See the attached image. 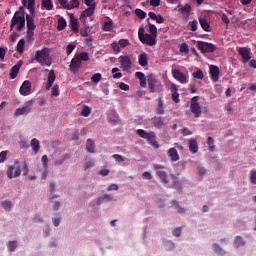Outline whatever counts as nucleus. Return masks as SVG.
Segmentation results:
<instances>
[{
	"instance_id": "1",
	"label": "nucleus",
	"mask_w": 256,
	"mask_h": 256,
	"mask_svg": "<svg viewBox=\"0 0 256 256\" xmlns=\"http://www.w3.org/2000/svg\"><path fill=\"white\" fill-rule=\"evenodd\" d=\"M15 25H17L16 31H23L25 28V8L23 6H20L14 13L10 24V31L15 29Z\"/></svg>"
},
{
	"instance_id": "2",
	"label": "nucleus",
	"mask_w": 256,
	"mask_h": 256,
	"mask_svg": "<svg viewBox=\"0 0 256 256\" xmlns=\"http://www.w3.org/2000/svg\"><path fill=\"white\" fill-rule=\"evenodd\" d=\"M34 59L42 67H51V65H53V58H51V51L49 48H43L42 50L36 51Z\"/></svg>"
},
{
	"instance_id": "3",
	"label": "nucleus",
	"mask_w": 256,
	"mask_h": 256,
	"mask_svg": "<svg viewBox=\"0 0 256 256\" xmlns=\"http://www.w3.org/2000/svg\"><path fill=\"white\" fill-rule=\"evenodd\" d=\"M89 53L81 52L74 55L70 62V72L75 75L81 69V61H89Z\"/></svg>"
},
{
	"instance_id": "4",
	"label": "nucleus",
	"mask_w": 256,
	"mask_h": 256,
	"mask_svg": "<svg viewBox=\"0 0 256 256\" xmlns=\"http://www.w3.org/2000/svg\"><path fill=\"white\" fill-rule=\"evenodd\" d=\"M136 133L142 139H146L149 145L154 147V149H159V143H157V137L155 136V132H147L143 129H138Z\"/></svg>"
},
{
	"instance_id": "5",
	"label": "nucleus",
	"mask_w": 256,
	"mask_h": 256,
	"mask_svg": "<svg viewBox=\"0 0 256 256\" xmlns=\"http://www.w3.org/2000/svg\"><path fill=\"white\" fill-rule=\"evenodd\" d=\"M190 111L193 113L194 117L198 119L201 117V104L199 103V96H194L190 100Z\"/></svg>"
},
{
	"instance_id": "6",
	"label": "nucleus",
	"mask_w": 256,
	"mask_h": 256,
	"mask_svg": "<svg viewBox=\"0 0 256 256\" xmlns=\"http://www.w3.org/2000/svg\"><path fill=\"white\" fill-rule=\"evenodd\" d=\"M6 175L8 179L17 178L21 175V164L19 163V161H15L14 166L8 167Z\"/></svg>"
},
{
	"instance_id": "7",
	"label": "nucleus",
	"mask_w": 256,
	"mask_h": 256,
	"mask_svg": "<svg viewBox=\"0 0 256 256\" xmlns=\"http://www.w3.org/2000/svg\"><path fill=\"white\" fill-rule=\"evenodd\" d=\"M196 47L201 53H215L217 51V46L209 42L198 41Z\"/></svg>"
},
{
	"instance_id": "8",
	"label": "nucleus",
	"mask_w": 256,
	"mask_h": 256,
	"mask_svg": "<svg viewBox=\"0 0 256 256\" xmlns=\"http://www.w3.org/2000/svg\"><path fill=\"white\" fill-rule=\"evenodd\" d=\"M147 81L150 93H157L158 91H161V83H158L157 79H155L153 75H149Z\"/></svg>"
},
{
	"instance_id": "9",
	"label": "nucleus",
	"mask_w": 256,
	"mask_h": 256,
	"mask_svg": "<svg viewBox=\"0 0 256 256\" xmlns=\"http://www.w3.org/2000/svg\"><path fill=\"white\" fill-rule=\"evenodd\" d=\"M119 63L122 71H131V67L133 62H131V58L127 55L119 57Z\"/></svg>"
},
{
	"instance_id": "10",
	"label": "nucleus",
	"mask_w": 256,
	"mask_h": 256,
	"mask_svg": "<svg viewBox=\"0 0 256 256\" xmlns=\"http://www.w3.org/2000/svg\"><path fill=\"white\" fill-rule=\"evenodd\" d=\"M154 169L156 171V175L161 179L164 183H169V176L167 175V172L165 170V166L156 164L154 165Z\"/></svg>"
},
{
	"instance_id": "11",
	"label": "nucleus",
	"mask_w": 256,
	"mask_h": 256,
	"mask_svg": "<svg viewBox=\"0 0 256 256\" xmlns=\"http://www.w3.org/2000/svg\"><path fill=\"white\" fill-rule=\"evenodd\" d=\"M238 54L242 57V63H249L251 61V48L239 47Z\"/></svg>"
},
{
	"instance_id": "12",
	"label": "nucleus",
	"mask_w": 256,
	"mask_h": 256,
	"mask_svg": "<svg viewBox=\"0 0 256 256\" xmlns=\"http://www.w3.org/2000/svg\"><path fill=\"white\" fill-rule=\"evenodd\" d=\"M209 75H210L211 81L213 83H217V81H219V75H221V71L219 70V66L210 65Z\"/></svg>"
},
{
	"instance_id": "13",
	"label": "nucleus",
	"mask_w": 256,
	"mask_h": 256,
	"mask_svg": "<svg viewBox=\"0 0 256 256\" xmlns=\"http://www.w3.org/2000/svg\"><path fill=\"white\" fill-rule=\"evenodd\" d=\"M172 77L178 81V83H181L182 85H185L187 83V76L181 72L179 69H173L172 70Z\"/></svg>"
},
{
	"instance_id": "14",
	"label": "nucleus",
	"mask_w": 256,
	"mask_h": 256,
	"mask_svg": "<svg viewBox=\"0 0 256 256\" xmlns=\"http://www.w3.org/2000/svg\"><path fill=\"white\" fill-rule=\"evenodd\" d=\"M140 41L144 45L153 47V45H157V36H153V34H146L143 38H140Z\"/></svg>"
},
{
	"instance_id": "15",
	"label": "nucleus",
	"mask_w": 256,
	"mask_h": 256,
	"mask_svg": "<svg viewBox=\"0 0 256 256\" xmlns=\"http://www.w3.org/2000/svg\"><path fill=\"white\" fill-rule=\"evenodd\" d=\"M93 13H95V4H92L90 7H88L81 13L80 21L82 23H86L87 17H91V15H93Z\"/></svg>"
},
{
	"instance_id": "16",
	"label": "nucleus",
	"mask_w": 256,
	"mask_h": 256,
	"mask_svg": "<svg viewBox=\"0 0 256 256\" xmlns=\"http://www.w3.org/2000/svg\"><path fill=\"white\" fill-rule=\"evenodd\" d=\"M19 93L23 97H27L31 93V81L25 80L19 89Z\"/></svg>"
},
{
	"instance_id": "17",
	"label": "nucleus",
	"mask_w": 256,
	"mask_h": 256,
	"mask_svg": "<svg viewBox=\"0 0 256 256\" xmlns=\"http://www.w3.org/2000/svg\"><path fill=\"white\" fill-rule=\"evenodd\" d=\"M22 66H23V60H20L17 62L16 65H14L10 69V79H17V75H19V71L21 70Z\"/></svg>"
},
{
	"instance_id": "18",
	"label": "nucleus",
	"mask_w": 256,
	"mask_h": 256,
	"mask_svg": "<svg viewBox=\"0 0 256 256\" xmlns=\"http://www.w3.org/2000/svg\"><path fill=\"white\" fill-rule=\"evenodd\" d=\"M26 27L27 31H35L37 26L35 25V19L33 18V14L26 15Z\"/></svg>"
},
{
	"instance_id": "19",
	"label": "nucleus",
	"mask_w": 256,
	"mask_h": 256,
	"mask_svg": "<svg viewBox=\"0 0 256 256\" xmlns=\"http://www.w3.org/2000/svg\"><path fill=\"white\" fill-rule=\"evenodd\" d=\"M188 147L189 151L192 155H195L199 151V144L197 143L196 139H190L188 140Z\"/></svg>"
},
{
	"instance_id": "20",
	"label": "nucleus",
	"mask_w": 256,
	"mask_h": 256,
	"mask_svg": "<svg viewBox=\"0 0 256 256\" xmlns=\"http://www.w3.org/2000/svg\"><path fill=\"white\" fill-rule=\"evenodd\" d=\"M69 27L73 33H79V20H77L73 14L70 16Z\"/></svg>"
},
{
	"instance_id": "21",
	"label": "nucleus",
	"mask_w": 256,
	"mask_h": 256,
	"mask_svg": "<svg viewBox=\"0 0 256 256\" xmlns=\"http://www.w3.org/2000/svg\"><path fill=\"white\" fill-rule=\"evenodd\" d=\"M55 70H50L49 74H48V82L46 84V91H49L51 89V87H53V84L55 83Z\"/></svg>"
},
{
	"instance_id": "22",
	"label": "nucleus",
	"mask_w": 256,
	"mask_h": 256,
	"mask_svg": "<svg viewBox=\"0 0 256 256\" xmlns=\"http://www.w3.org/2000/svg\"><path fill=\"white\" fill-rule=\"evenodd\" d=\"M170 91L172 93V101H174V103H179V88H177L175 84H171Z\"/></svg>"
},
{
	"instance_id": "23",
	"label": "nucleus",
	"mask_w": 256,
	"mask_h": 256,
	"mask_svg": "<svg viewBox=\"0 0 256 256\" xmlns=\"http://www.w3.org/2000/svg\"><path fill=\"white\" fill-rule=\"evenodd\" d=\"M167 156L173 162L179 161V152H177L176 148H170L167 152Z\"/></svg>"
},
{
	"instance_id": "24",
	"label": "nucleus",
	"mask_w": 256,
	"mask_h": 256,
	"mask_svg": "<svg viewBox=\"0 0 256 256\" xmlns=\"http://www.w3.org/2000/svg\"><path fill=\"white\" fill-rule=\"evenodd\" d=\"M32 151L37 154L41 149V142L37 138H33L30 142Z\"/></svg>"
},
{
	"instance_id": "25",
	"label": "nucleus",
	"mask_w": 256,
	"mask_h": 256,
	"mask_svg": "<svg viewBox=\"0 0 256 256\" xmlns=\"http://www.w3.org/2000/svg\"><path fill=\"white\" fill-rule=\"evenodd\" d=\"M28 113H31V104L18 108L15 111V115H28Z\"/></svg>"
},
{
	"instance_id": "26",
	"label": "nucleus",
	"mask_w": 256,
	"mask_h": 256,
	"mask_svg": "<svg viewBox=\"0 0 256 256\" xmlns=\"http://www.w3.org/2000/svg\"><path fill=\"white\" fill-rule=\"evenodd\" d=\"M138 63L141 67H147L149 60H147V53H142L138 56Z\"/></svg>"
},
{
	"instance_id": "27",
	"label": "nucleus",
	"mask_w": 256,
	"mask_h": 256,
	"mask_svg": "<svg viewBox=\"0 0 256 256\" xmlns=\"http://www.w3.org/2000/svg\"><path fill=\"white\" fill-rule=\"evenodd\" d=\"M199 23L203 31H206L209 33L211 31V25H209V22L205 18H199Z\"/></svg>"
},
{
	"instance_id": "28",
	"label": "nucleus",
	"mask_w": 256,
	"mask_h": 256,
	"mask_svg": "<svg viewBox=\"0 0 256 256\" xmlns=\"http://www.w3.org/2000/svg\"><path fill=\"white\" fill-rule=\"evenodd\" d=\"M42 9L46 11H53V1L51 0H41Z\"/></svg>"
},
{
	"instance_id": "29",
	"label": "nucleus",
	"mask_w": 256,
	"mask_h": 256,
	"mask_svg": "<svg viewBox=\"0 0 256 256\" xmlns=\"http://www.w3.org/2000/svg\"><path fill=\"white\" fill-rule=\"evenodd\" d=\"M177 9H178V11H179V13H191V5H189V4H185L184 6H183V4H178V6H177Z\"/></svg>"
},
{
	"instance_id": "30",
	"label": "nucleus",
	"mask_w": 256,
	"mask_h": 256,
	"mask_svg": "<svg viewBox=\"0 0 256 256\" xmlns=\"http://www.w3.org/2000/svg\"><path fill=\"white\" fill-rule=\"evenodd\" d=\"M152 124L154 127H156V129H161V127H163V118L155 116L152 118Z\"/></svg>"
},
{
	"instance_id": "31",
	"label": "nucleus",
	"mask_w": 256,
	"mask_h": 256,
	"mask_svg": "<svg viewBox=\"0 0 256 256\" xmlns=\"http://www.w3.org/2000/svg\"><path fill=\"white\" fill-rule=\"evenodd\" d=\"M86 151L88 153H95V142L89 138L86 142Z\"/></svg>"
},
{
	"instance_id": "32",
	"label": "nucleus",
	"mask_w": 256,
	"mask_h": 256,
	"mask_svg": "<svg viewBox=\"0 0 256 256\" xmlns=\"http://www.w3.org/2000/svg\"><path fill=\"white\" fill-rule=\"evenodd\" d=\"M17 51L19 55H23L25 51V39H20L18 44H17Z\"/></svg>"
},
{
	"instance_id": "33",
	"label": "nucleus",
	"mask_w": 256,
	"mask_h": 256,
	"mask_svg": "<svg viewBox=\"0 0 256 256\" xmlns=\"http://www.w3.org/2000/svg\"><path fill=\"white\" fill-rule=\"evenodd\" d=\"M233 245H234V247H236V249H239V247H243V245H245V242L243 241V237L237 236L234 239Z\"/></svg>"
},
{
	"instance_id": "34",
	"label": "nucleus",
	"mask_w": 256,
	"mask_h": 256,
	"mask_svg": "<svg viewBox=\"0 0 256 256\" xmlns=\"http://www.w3.org/2000/svg\"><path fill=\"white\" fill-rule=\"evenodd\" d=\"M26 7L31 15H35V0H28Z\"/></svg>"
},
{
	"instance_id": "35",
	"label": "nucleus",
	"mask_w": 256,
	"mask_h": 256,
	"mask_svg": "<svg viewBox=\"0 0 256 256\" xmlns=\"http://www.w3.org/2000/svg\"><path fill=\"white\" fill-rule=\"evenodd\" d=\"M67 27V20L65 18L58 19L57 29L58 31H63Z\"/></svg>"
},
{
	"instance_id": "36",
	"label": "nucleus",
	"mask_w": 256,
	"mask_h": 256,
	"mask_svg": "<svg viewBox=\"0 0 256 256\" xmlns=\"http://www.w3.org/2000/svg\"><path fill=\"white\" fill-rule=\"evenodd\" d=\"M1 206L4 210L11 211V208L13 207V202H11V200H4L2 201Z\"/></svg>"
},
{
	"instance_id": "37",
	"label": "nucleus",
	"mask_w": 256,
	"mask_h": 256,
	"mask_svg": "<svg viewBox=\"0 0 256 256\" xmlns=\"http://www.w3.org/2000/svg\"><path fill=\"white\" fill-rule=\"evenodd\" d=\"M163 113H165V110L163 108V100H161V98H158V107L156 108V114L163 115Z\"/></svg>"
},
{
	"instance_id": "38",
	"label": "nucleus",
	"mask_w": 256,
	"mask_h": 256,
	"mask_svg": "<svg viewBox=\"0 0 256 256\" xmlns=\"http://www.w3.org/2000/svg\"><path fill=\"white\" fill-rule=\"evenodd\" d=\"M213 249L216 255H220V256L225 255V250H223V248H221L219 244H213Z\"/></svg>"
},
{
	"instance_id": "39",
	"label": "nucleus",
	"mask_w": 256,
	"mask_h": 256,
	"mask_svg": "<svg viewBox=\"0 0 256 256\" xmlns=\"http://www.w3.org/2000/svg\"><path fill=\"white\" fill-rule=\"evenodd\" d=\"M207 145H208L209 151H211V152L215 151V140H213V137H211V136L208 137Z\"/></svg>"
},
{
	"instance_id": "40",
	"label": "nucleus",
	"mask_w": 256,
	"mask_h": 256,
	"mask_svg": "<svg viewBox=\"0 0 256 256\" xmlns=\"http://www.w3.org/2000/svg\"><path fill=\"white\" fill-rule=\"evenodd\" d=\"M79 4V0H71L67 5V10L71 11V9H76V7H79Z\"/></svg>"
},
{
	"instance_id": "41",
	"label": "nucleus",
	"mask_w": 256,
	"mask_h": 256,
	"mask_svg": "<svg viewBox=\"0 0 256 256\" xmlns=\"http://www.w3.org/2000/svg\"><path fill=\"white\" fill-rule=\"evenodd\" d=\"M149 32L150 35H153L154 37H157V26L154 24H151V22H148Z\"/></svg>"
},
{
	"instance_id": "42",
	"label": "nucleus",
	"mask_w": 256,
	"mask_h": 256,
	"mask_svg": "<svg viewBox=\"0 0 256 256\" xmlns=\"http://www.w3.org/2000/svg\"><path fill=\"white\" fill-rule=\"evenodd\" d=\"M135 15H137L139 19H145L147 17V13L139 8L135 10Z\"/></svg>"
},
{
	"instance_id": "43",
	"label": "nucleus",
	"mask_w": 256,
	"mask_h": 256,
	"mask_svg": "<svg viewBox=\"0 0 256 256\" xmlns=\"http://www.w3.org/2000/svg\"><path fill=\"white\" fill-rule=\"evenodd\" d=\"M104 31H113V21H106L104 22V26H103Z\"/></svg>"
},
{
	"instance_id": "44",
	"label": "nucleus",
	"mask_w": 256,
	"mask_h": 256,
	"mask_svg": "<svg viewBox=\"0 0 256 256\" xmlns=\"http://www.w3.org/2000/svg\"><path fill=\"white\" fill-rule=\"evenodd\" d=\"M172 178L174 179V187L177 191H181V189H183V187L181 186V181L177 180V178L175 177V175H172Z\"/></svg>"
},
{
	"instance_id": "45",
	"label": "nucleus",
	"mask_w": 256,
	"mask_h": 256,
	"mask_svg": "<svg viewBox=\"0 0 256 256\" xmlns=\"http://www.w3.org/2000/svg\"><path fill=\"white\" fill-rule=\"evenodd\" d=\"M174 207L177 209V212L180 214L185 213V208L179 206V202H177V200H174L173 202Z\"/></svg>"
},
{
	"instance_id": "46",
	"label": "nucleus",
	"mask_w": 256,
	"mask_h": 256,
	"mask_svg": "<svg viewBox=\"0 0 256 256\" xmlns=\"http://www.w3.org/2000/svg\"><path fill=\"white\" fill-rule=\"evenodd\" d=\"M82 117H89L91 115V108L89 106H85L81 111Z\"/></svg>"
},
{
	"instance_id": "47",
	"label": "nucleus",
	"mask_w": 256,
	"mask_h": 256,
	"mask_svg": "<svg viewBox=\"0 0 256 256\" xmlns=\"http://www.w3.org/2000/svg\"><path fill=\"white\" fill-rule=\"evenodd\" d=\"M193 77L194 79H203V77H205V75L203 74V70L199 69L196 72H193Z\"/></svg>"
},
{
	"instance_id": "48",
	"label": "nucleus",
	"mask_w": 256,
	"mask_h": 256,
	"mask_svg": "<svg viewBox=\"0 0 256 256\" xmlns=\"http://www.w3.org/2000/svg\"><path fill=\"white\" fill-rule=\"evenodd\" d=\"M101 77H103V75H101V73H96L91 77V81L92 83H99V81H101Z\"/></svg>"
},
{
	"instance_id": "49",
	"label": "nucleus",
	"mask_w": 256,
	"mask_h": 256,
	"mask_svg": "<svg viewBox=\"0 0 256 256\" xmlns=\"http://www.w3.org/2000/svg\"><path fill=\"white\" fill-rule=\"evenodd\" d=\"M52 97H59V85H54L51 92Z\"/></svg>"
},
{
	"instance_id": "50",
	"label": "nucleus",
	"mask_w": 256,
	"mask_h": 256,
	"mask_svg": "<svg viewBox=\"0 0 256 256\" xmlns=\"http://www.w3.org/2000/svg\"><path fill=\"white\" fill-rule=\"evenodd\" d=\"M189 25H190L191 31L195 32V31H197V27L199 25V22H197V20H193V21L189 22Z\"/></svg>"
},
{
	"instance_id": "51",
	"label": "nucleus",
	"mask_w": 256,
	"mask_h": 256,
	"mask_svg": "<svg viewBox=\"0 0 256 256\" xmlns=\"http://www.w3.org/2000/svg\"><path fill=\"white\" fill-rule=\"evenodd\" d=\"M118 44L122 49H125V47H129L130 43L127 39H121L119 40Z\"/></svg>"
},
{
	"instance_id": "52",
	"label": "nucleus",
	"mask_w": 256,
	"mask_h": 256,
	"mask_svg": "<svg viewBox=\"0 0 256 256\" xmlns=\"http://www.w3.org/2000/svg\"><path fill=\"white\" fill-rule=\"evenodd\" d=\"M112 159L115 160L117 163H123L125 161V158L119 154L112 155Z\"/></svg>"
},
{
	"instance_id": "53",
	"label": "nucleus",
	"mask_w": 256,
	"mask_h": 256,
	"mask_svg": "<svg viewBox=\"0 0 256 256\" xmlns=\"http://www.w3.org/2000/svg\"><path fill=\"white\" fill-rule=\"evenodd\" d=\"M15 249H17V241H10L8 245V250L10 252H13L15 251Z\"/></svg>"
},
{
	"instance_id": "54",
	"label": "nucleus",
	"mask_w": 256,
	"mask_h": 256,
	"mask_svg": "<svg viewBox=\"0 0 256 256\" xmlns=\"http://www.w3.org/2000/svg\"><path fill=\"white\" fill-rule=\"evenodd\" d=\"M66 159H67V156H63V157L57 159L56 161H54V165L56 167H59V165H63V163H65Z\"/></svg>"
},
{
	"instance_id": "55",
	"label": "nucleus",
	"mask_w": 256,
	"mask_h": 256,
	"mask_svg": "<svg viewBox=\"0 0 256 256\" xmlns=\"http://www.w3.org/2000/svg\"><path fill=\"white\" fill-rule=\"evenodd\" d=\"M75 44H68L66 48L67 55H71L75 51Z\"/></svg>"
},
{
	"instance_id": "56",
	"label": "nucleus",
	"mask_w": 256,
	"mask_h": 256,
	"mask_svg": "<svg viewBox=\"0 0 256 256\" xmlns=\"http://www.w3.org/2000/svg\"><path fill=\"white\" fill-rule=\"evenodd\" d=\"M50 193L52 195V199H57V197H59V195L53 194L55 193V183L53 182L50 183Z\"/></svg>"
},
{
	"instance_id": "57",
	"label": "nucleus",
	"mask_w": 256,
	"mask_h": 256,
	"mask_svg": "<svg viewBox=\"0 0 256 256\" xmlns=\"http://www.w3.org/2000/svg\"><path fill=\"white\" fill-rule=\"evenodd\" d=\"M180 53H189V46L187 45V43L181 44Z\"/></svg>"
},
{
	"instance_id": "58",
	"label": "nucleus",
	"mask_w": 256,
	"mask_h": 256,
	"mask_svg": "<svg viewBox=\"0 0 256 256\" xmlns=\"http://www.w3.org/2000/svg\"><path fill=\"white\" fill-rule=\"evenodd\" d=\"M34 35H35V30H27V35H26L27 41H33Z\"/></svg>"
},
{
	"instance_id": "59",
	"label": "nucleus",
	"mask_w": 256,
	"mask_h": 256,
	"mask_svg": "<svg viewBox=\"0 0 256 256\" xmlns=\"http://www.w3.org/2000/svg\"><path fill=\"white\" fill-rule=\"evenodd\" d=\"M7 161V151L0 152V163H5Z\"/></svg>"
},
{
	"instance_id": "60",
	"label": "nucleus",
	"mask_w": 256,
	"mask_h": 256,
	"mask_svg": "<svg viewBox=\"0 0 256 256\" xmlns=\"http://www.w3.org/2000/svg\"><path fill=\"white\" fill-rule=\"evenodd\" d=\"M111 47L113 49V51H115L116 53H119V51H121V48H120V45H119V42H113L111 44Z\"/></svg>"
},
{
	"instance_id": "61",
	"label": "nucleus",
	"mask_w": 256,
	"mask_h": 256,
	"mask_svg": "<svg viewBox=\"0 0 256 256\" xmlns=\"http://www.w3.org/2000/svg\"><path fill=\"white\" fill-rule=\"evenodd\" d=\"M41 161H42L43 167H45V169H47V165L49 163V157H47V155H43L41 158Z\"/></svg>"
},
{
	"instance_id": "62",
	"label": "nucleus",
	"mask_w": 256,
	"mask_h": 256,
	"mask_svg": "<svg viewBox=\"0 0 256 256\" xmlns=\"http://www.w3.org/2000/svg\"><path fill=\"white\" fill-rule=\"evenodd\" d=\"M250 181L253 185H256V171L250 172Z\"/></svg>"
},
{
	"instance_id": "63",
	"label": "nucleus",
	"mask_w": 256,
	"mask_h": 256,
	"mask_svg": "<svg viewBox=\"0 0 256 256\" xmlns=\"http://www.w3.org/2000/svg\"><path fill=\"white\" fill-rule=\"evenodd\" d=\"M22 172H23V175H29V166L25 162L22 165Z\"/></svg>"
},
{
	"instance_id": "64",
	"label": "nucleus",
	"mask_w": 256,
	"mask_h": 256,
	"mask_svg": "<svg viewBox=\"0 0 256 256\" xmlns=\"http://www.w3.org/2000/svg\"><path fill=\"white\" fill-rule=\"evenodd\" d=\"M174 237H181V227L175 228L172 232Z\"/></svg>"
}]
</instances>
